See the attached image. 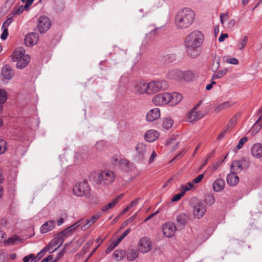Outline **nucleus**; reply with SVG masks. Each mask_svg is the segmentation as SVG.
<instances>
[{
	"instance_id": "ea45409f",
	"label": "nucleus",
	"mask_w": 262,
	"mask_h": 262,
	"mask_svg": "<svg viewBox=\"0 0 262 262\" xmlns=\"http://www.w3.org/2000/svg\"><path fill=\"white\" fill-rule=\"evenodd\" d=\"M227 69H224L216 71V72H214V74L212 76V79L221 78L225 75L227 74Z\"/></svg>"
},
{
	"instance_id": "de8ad7c7",
	"label": "nucleus",
	"mask_w": 262,
	"mask_h": 262,
	"mask_svg": "<svg viewBox=\"0 0 262 262\" xmlns=\"http://www.w3.org/2000/svg\"><path fill=\"white\" fill-rule=\"evenodd\" d=\"M123 160L120 157H113L112 158L111 162L114 166H120L122 167V163Z\"/></svg>"
},
{
	"instance_id": "5fc2aeb1",
	"label": "nucleus",
	"mask_w": 262,
	"mask_h": 262,
	"mask_svg": "<svg viewBox=\"0 0 262 262\" xmlns=\"http://www.w3.org/2000/svg\"><path fill=\"white\" fill-rule=\"evenodd\" d=\"M6 150V142L4 140H0V154L4 153Z\"/></svg>"
},
{
	"instance_id": "0eeeda50",
	"label": "nucleus",
	"mask_w": 262,
	"mask_h": 262,
	"mask_svg": "<svg viewBox=\"0 0 262 262\" xmlns=\"http://www.w3.org/2000/svg\"><path fill=\"white\" fill-rule=\"evenodd\" d=\"M202 103V101H200L187 114L186 118L188 122H192L196 121L199 119L202 118L204 115L200 111H196L197 108Z\"/></svg>"
},
{
	"instance_id": "680f3d73",
	"label": "nucleus",
	"mask_w": 262,
	"mask_h": 262,
	"mask_svg": "<svg viewBox=\"0 0 262 262\" xmlns=\"http://www.w3.org/2000/svg\"><path fill=\"white\" fill-rule=\"evenodd\" d=\"M35 258V256L33 254H30L24 257L23 260L24 262H28L31 259V262L33 261V260Z\"/></svg>"
},
{
	"instance_id": "7c9ffc66",
	"label": "nucleus",
	"mask_w": 262,
	"mask_h": 262,
	"mask_svg": "<svg viewBox=\"0 0 262 262\" xmlns=\"http://www.w3.org/2000/svg\"><path fill=\"white\" fill-rule=\"evenodd\" d=\"M30 60V56L28 55H26V56H24L22 58L16 60L17 68L20 69L25 68L28 64Z\"/></svg>"
},
{
	"instance_id": "2eb2a0df",
	"label": "nucleus",
	"mask_w": 262,
	"mask_h": 262,
	"mask_svg": "<svg viewBox=\"0 0 262 262\" xmlns=\"http://www.w3.org/2000/svg\"><path fill=\"white\" fill-rule=\"evenodd\" d=\"M38 35L36 33L27 34L24 39V42L28 47H32L36 45L38 40Z\"/></svg>"
},
{
	"instance_id": "774afa93",
	"label": "nucleus",
	"mask_w": 262,
	"mask_h": 262,
	"mask_svg": "<svg viewBox=\"0 0 262 262\" xmlns=\"http://www.w3.org/2000/svg\"><path fill=\"white\" fill-rule=\"evenodd\" d=\"M255 125L258 126L259 128H261L262 127V113L259 116L258 119L257 120Z\"/></svg>"
},
{
	"instance_id": "c756f323",
	"label": "nucleus",
	"mask_w": 262,
	"mask_h": 262,
	"mask_svg": "<svg viewBox=\"0 0 262 262\" xmlns=\"http://www.w3.org/2000/svg\"><path fill=\"white\" fill-rule=\"evenodd\" d=\"M147 85L148 83H147L144 81L139 82L136 86L137 93L139 94H147Z\"/></svg>"
},
{
	"instance_id": "49530a36",
	"label": "nucleus",
	"mask_w": 262,
	"mask_h": 262,
	"mask_svg": "<svg viewBox=\"0 0 262 262\" xmlns=\"http://www.w3.org/2000/svg\"><path fill=\"white\" fill-rule=\"evenodd\" d=\"M19 241V238L17 236H13V237L9 238L7 240H5L4 244L6 245H12L16 244Z\"/></svg>"
},
{
	"instance_id": "c9c22d12",
	"label": "nucleus",
	"mask_w": 262,
	"mask_h": 262,
	"mask_svg": "<svg viewBox=\"0 0 262 262\" xmlns=\"http://www.w3.org/2000/svg\"><path fill=\"white\" fill-rule=\"evenodd\" d=\"M176 59V55L175 54H168L163 56L161 62L163 64H166L173 62Z\"/></svg>"
},
{
	"instance_id": "f03ea898",
	"label": "nucleus",
	"mask_w": 262,
	"mask_h": 262,
	"mask_svg": "<svg viewBox=\"0 0 262 262\" xmlns=\"http://www.w3.org/2000/svg\"><path fill=\"white\" fill-rule=\"evenodd\" d=\"M204 41V34L199 30H194L186 36L184 40V46L201 47Z\"/></svg>"
},
{
	"instance_id": "0e129e2a",
	"label": "nucleus",
	"mask_w": 262,
	"mask_h": 262,
	"mask_svg": "<svg viewBox=\"0 0 262 262\" xmlns=\"http://www.w3.org/2000/svg\"><path fill=\"white\" fill-rule=\"evenodd\" d=\"M247 137H244L240 139V140L239 141L238 144L237 146V148L238 149H241L243 147L244 144L247 141Z\"/></svg>"
},
{
	"instance_id": "e2e57ef3",
	"label": "nucleus",
	"mask_w": 262,
	"mask_h": 262,
	"mask_svg": "<svg viewBox=\"0 0 262 262\" xmlns=\"http://www.w3.org/2000/svg\"><path fill=\"white\" fill-rule=\"evenodd\" d=\"M3 32L1 36V38L2 40H5L8 36V28L2 29Z\"/></svg>"
},
{
	"instance_id": "58836bf2",
	"label": "nucleus",
	"mask_w": 262,
	"mask_h": 262,
	"mask_svg": "<svg viewBox=\"0 0 262 262\" xmlns=\"http://www.w3.org/2000/svg\"><path fill=\"white\" fill-rule=\"evenodd\" d=\"M220 58L219 57L214 56L213 60V63L211 67V70L213 72H216L220 66Z\"/></svg>"
},
{
	"instance_id": "6ab92c4d",
	"label": "nucleus",
	"mask_w": 262,
	"mask_h": 262,
	"mask_svg": "<svg viewBox=\"0 0 262 262\" xmlns=\"http://www.w3.org/2000/svg\"><path fill=\"white\" fill-rule=\"evenodd\" d=\"M85 222L84 219L80 220L71 226L68 227L67 229L62 230V231L66 234V237H68L71 235L78 227L80 226L81 228L82 225L84 224Z\"/></svg>"
},
{
	"instance_id": "09e8293b",
	"label": "nucleus",
	"mask_w": 262,
	"mask_h": 262,
	"mask_svg": "<svg viewBox=\"0 0 262 262\" xmlns=\"http://www.w3.org/2000/svg\"><path fill=\"white\" fill-rule=\"evenodd\" d=\"M24 9H25L24 8V6L23 5L21 6L15 7L14 9H12V12L13 14L18 15L21 13Z\"/></svg>"
},
{
	"instance_id": "412c9836",
	"label": "nucleus",
	"mask_w": 262,
	"mask_h": 262,
	"mask_svg": "<svg viewBox=\"0 0 262 262\" xmlns=\"http://www.w3.org/2000/svg\"><path fill=\"white\" fill-rule=\"evenodd\" d=\"M160 117V111L158 108H155L150 110L146 115V120L148 122H152Z\"/></svg>"
},
{
	"instance_id": "c03bdc74",
	"label": "nucleus",
	"mask_w": 262,
	"mask_h": 262,
	"mask_svg": "<svg viewBox=\"0 0 262 262\" xmlns=\"http://www.w3.org/2000/svg\"><path fill=\"white\" fill-rule=\"evenodd\" d=\"M173 124V120L170 118H165L162 123V126L163 128L168 129L171 128Z\"/></svg>"
},
{
	"instance_id": "a19ab883",
	"label": "nucleus",
	"mask_w": 262,
	"mask_h": 262,
	"mask_svg": "<svg viewBox=\"0 0 262 262\" xmlns=\"http://www.w3.org/2000/svg\"><path fill=\"white\" fill-rule=\"evenodd\" d=\"M248 41V37L246 36H244L242 38H240L237 44V47L238 49L243 50V48L245 47Z\"/></svg>"
},
{
	"instance_id": "20e7f679",
	"label": "nucleus",
	"mask_w": 262,
	"mask_h": 262,
	"mask_svg": "<svg viewBox=\"0 0 262 262\" xmlns=\"http://www.w3.org/2000/svg\"><path fill=\"white\" fill-rule=\"evenodd\" d=\"M115 179V173L110 170H105L100 172L98 175V183L103 185L111 184Z\"/></svg>"
},
{
	"instance_id": "f704fd0d",
	"label": "nucleus",
	"mask_w": 262,
	"mask_h": 262,
	"mask_svg": "<svg viewBox=\"0 0 262 262\" xmlns=\"http://www.w3.org/2000/svg\"><path fill=\"white\" fill-rule=\"evenodd\" d=\"M183 99L182 95L178 93H173L171 94L169 103L171 105H176L181 101Z\"/></svg>"
},
{
	"instance_id": "f257e3e1",
	"label": "nucleus",
	"mask_w": 262,
	"mask_h": 262,
	"mask_svg": "<svg viewBox=\"0 0 262 262\" xmlns=\"http://www.w3.org/2000/svg\"><path fill=\"white\" fill-rule=\"evenodd\" d=\"M195 12L189 8L179 9L175 15L174 24L177 29H184L189 27L195 19Z\"/></svg>"
},
{
	"instance_id": "37998d69",
	"label": "nucleus",
	"mask_w": 262,
	"mask_h": 262,
	"mask_svg": "<svg viewBox=\"0 0 262 262\" xmlns=\"http://www.w3.org/2000/svg\"><path fill=\"white\" fill-rule=\"evenodd\" d=\"M117 204V199H114L112 202L108 203L107 205L103 206L101 210L102 211L105 212L108 209H111L115 207Z\"/></svg>"
},
{
	"instance_id": "6e6552de",
	"label": "nucleus",
	"mask_w": 262,
	"mask_h": 262,
	"mask_svg": "<svg viewBox=\"0 0 262 262\" xmlns=\"http://www.w3.org/2000/svg\"><path fill=\"white\" fill-rule=\"evenodd\" d=\"M249 162L248 160L243 158L240 160L234 161L231 166V171L236 173L240 172L244 169L248 168Z\"/></svg>"
},
{
	"instance_id": "cd10ccee",
	"label": "nucleus",
	"mask_w": 262,
	"mask_h": 262,
	"mask_svg": "<svg viewBox=\"0 0 262 262\" xmlns=\"http://www.w3.org/2000/svg\"><path fill=\"white\" fill-rule=\"evenodd\" d=\"M225 186V182L224 179H217L212 184V188L215 192H220L223 190Z\"/></svg>"
},
{
	"instance_id": "69168bd1",
	"label": "nucleus",
	"mask_w": 262,
	"mask_h": 262,
	"mask_svg": "<svg viewBox=\"0 0 262 262\" xmlns=\"http://www.w3.org/2000/svg\"><path fill=\"white\" fill-rule=\"evenodd\" d=\"M12 22V19L11 17L8 18V19L5 21L2 26V29L8 28L9 26Z\"/></svg>"
},
{
	"instance_id": "f8f14e48",
	"label": "nucleus",
	"mask_w": 262,
	"mask_h": 262,
	"mask_svg": "<svg viewBox=\"0 0 262 262\" xmlns=\"http://www.w3.org/2000/svg\"><path fill=\"white\" fill-rule=\"evenodd\" d=\"M51 26V21L46 16L39 17L37 23V28L40 33H44L49 30Z\"/></svg>"
},
{
	"instance_id": "ddd939ff",
	"label": "nucleus",
	"mask_w": 262,
	"mask_h": 262,
	"mask_svg": "<svg viewBox=\"0 0 262 262\" xmlns=\"http://www.w3.org/2000/svg\"><path fill=\"white\" fill-rule=\"evenodd\" d=\"M177 229L175 224L172 222H168L163 225V232L164 235L168 238L173 236Z\"/></svg>"
},
{
	"instance_id": "052dcab7",
	"label": "nucleus",
	"mask_w": 262,
	"mask_h": 262,
	"mask_svg": "<svg viewBox=\"0 0 262 262\" xmlns=\"http://www.w3.org/2000/svg\"><path fill=\"white\" fill-rule=\"evenodd\" d=\"M214 150H213L209 154H208L207 155L206 160L202 164V165L201 166V168H202L203 167H204L206 165V164L208 163V161L209 160L210 158L214 154Z\"/></svg>"
},
{
	"instance_id": "6e6d98bb",
	"label": "nucleus",
	"mask_w": 262,
	"mask_h": 262,
	"mask_svg": "<svg viewBox=\"0 0 262 262\" xmlns=\"http://www.w3.org/2000/svg\"><path fill=\"white\" fill-rule=\"evenodd\" d=\"M193 187V183L191 182L188 183L186 185L182 186V191H184V194L186 191L190 190Z\"/></svg>"
},
{
	"instance_id": "a878e982",
	"label": "nucleus",
	"mask_w": 262,
	"mask_h": 262,
	"mask_svg": "<svg viewBox=\"0 0 262 262\" xmlns=\"http://www.w3.org/2000/svg\"><path fill=\"white\" fill-rule=\"evenodd\" d=\"M227 182L230 186H235L239 182V178L236 173L231 171V172L227 175Z\"/></svg>"
},
{
	"instance_id": "13d9d810",
	"label": "nucleus",
	"mask_w": 262,
	"mask_h": 262,
	"mask_svg": "<svg viewBox=\"0 0 262 262\" xmlns=\"http://www.w3.org/2000/svg\"><path fill=\"white\" fill-rule=\"evenodd\" d=\"M130 228H128L127 230H126L122 233V234L119 237H118V238L117 240V242L118 243H120L122 241V240L130 232Z\"/></svg>"
},
{
	"instance_id": "dca6fc26",
	"label": "nucleus",
	"mask_w": 262,
	"mask_h": 262,
	"mask_svg": "<svg viewBox=\"0 0 262 262\" xmlns=\"http://www.w3.org/2000/svg\"><path fill=\"white\" fill-rule=\"evenodd\" d=\"M1 74L4 78L7 80L11 79L15 74L14 70L8 64H6L2 68Z\"/></svg>"
},
{
	"instance_id": "bb28decb",
	"label": "nucleus",
	"mask_w": 262,
	"mask_h": 262,
	"mask_svg": "<svg viewBox=\"0 0 262 262\" xmlns=\"http://www.w3.org/2000/svg\"><path fill=\"white\" fill-rule=\"evenodd\" d=\"M189 219V215L185 213H182L178 215L176 220L178 226L182 229L184 227Z\"/></svg>"
},
{
	"instance_id": "1a4fd4ad",
	"label": "nucleus",
	"mask_w": 262,
	"mask_h": 262,
	"mask_svg": "<svg viewBox=\"0 0 262 262\" xmlns=\"http://www.w3.org/2000/svg\"><path fill=\"white\" fill-rule=\"evenodd\" d=\"M192 213L195 218L200 219L204 216L206 212V206L202 202H198L192 206Z\"/></svg>"
},
{
	"instance_id": "393cba45",
	"label": "nucleus",
	"mask_w": 262,
	"mask_h": 262,
	"mask_svg": "<svg viewBox=\"0 0 262 262\" xmlns=\"http://www.w3.org/2000/svg\"><path fill=\"white\" fill-rule=\"evenodd\" d=\"M251 152L252 156L256 158L262 157V144L258 143L253 145L251 147Z\"/></svg>"
},
{
	"instance_id": "9d476101",
	"label": "nucleus",
	"mask_w": 262,
	"mask_h": 262,
	"mask_svg": "<svg viewBox=\"0 0 262 262\" xmlns=\"http://www.w3.org/2000/svg\"><path fill=\"white\" fill-rule=\"evenodd\" d=\"M170 98L171 94L164 93L155 96L152 99V101L156 105H165L169 103Z\"/></svg>"
},
{
	"instance_id": "3c124183",
	"label": "nucleus",
	"mask_w": 262,
	"mask_h": 262,
	"mask_svg": "<svg viewBox=\"0 0 262 262\" xmlns=\"http://www.w3.org/2000/svg\"><path fill=\"white\" fill-rule=\"evenodd\" d=\"M8 253L0 251V262H8Z\"/></svg>"
},
{
	"instance_id": "bf43d9fd",
	"label": "nucleus",
	"mask_w": 262,
	"mask_h": 262,
	"mask_svg": "<svg viewBox=\"0 0 262 262\" xmlns=\"http://www.w3.org/2000/svg\"><path fill=\"white\" fill-rule=\"evenodd\" d=\"M226 62L228 63L235 65L237 64L238 63V59L234 57L226 59Z\"/></svg>"
},
{
	"instance_id": "9b49d317",
	"label": "nucleus",
	"mask_w": 262,
	"mask_h": 262,
	"mask_svg": "<svg viewBox=\"0 0 262 262\" xmlns=\"http://www.w3.org/2000/svg\"><path fill=\"white\" fill-rule=\"evenodd\" d=\"M138 250L143 253L148 252L151 248V242L147 237H143L139 241Z\"/></svg>"
},
{
	"instance_id": "8fccbe9b",
	"label": "nucleus",
	"mask_w": 262,
	"mask_h": 262,
	"mask_svg": "<svg viewBox=\"0 0 262 262\" xmlns=\"http://www.w3.org/2000/svg\"><path fill=\"white\" fill-rule=\"evenodd\" d=\"M6 99V91L3 89H0V104L4 103Z\"/></svg>"
},
{
	"instance_id": "a18cd8bd",
	"label": "nucleus",
	"mask_w": 262,
	"mask_h": 262,
	"mask_svg": "<svg viewBox=\"0 0 262 262\" xmlns=\"http://www.w3.org/2000/svg\"><path fill=\"white\" fill-rule=\"evenodd\" d=\"M194 74L191 71H187L183 73L182 78H184L186 81H191L194 78Z\"/></svg>"
},
{
	"instance_id": "5701e85b",
	"label": "nucleus",
	"mask_w": 262,
	"mask_h": 262,
	"mask_svg": "<svg viewBox=\"0 0 262 262\" xmlns=\"http://www.w3.org/2000/svg\"><path fill=\"white\" fill-rule=\"evenodd\" d=\"M55 226V221L49 220L41 225L40 231L41 233H46L53 230Z\"/></svg>"
},
{
	"instance_id": "473e14b6",
	"label": "nucleus",
	"mask_w": 262,
	"mask_h": 262,
	"mask_svg": "<svg viewBox=\"0 0 262 262\" xmlns=\"http://www.w3.org/2000/svg\"><path fill=\"white\" fill-rule=\"evenodd\" d=\"M234 104V103L232 101H227L222 103L217 106H216L214 108V111L216 113H219L221 111L226 110Z\"/></svg>"
},
{
	"instance_id": "4d7b16f0",
	"label": "nucleus",
	"mask_w": 262,
	"mask_h": 262,
	"mask_svg": "<svg viewBox=\"0 0 262 262\" xmlns=\"http://www.w3.org/2000/svg\"><path fill=\"white\" fill-rule=\"evenodd\" d=\"M118 244L119 243L117 241L112 242L106 250V253H110L111 251H112L114 249L116 248V247L118 245Z\"/></svg>"
},
{
	"instance_id": "72a5a7b5",
	"label": "nucleus",
	"mask_w": 262,
	"mask_h": 262,
	"mask_svg": "<svg viewBox=\"0 0 262 262\" xmlns=\"http://www.w3.org/2000/svg\"><path fill=\"white\" fill-rule=\"evenodd\" d=\"M25 51L24 49L21 48H17L15 50L13 53L12 60L13 61H16V60L22 58L24 56H26L25 54Z\"/></svg>"
},
{
	"instance_id": "338daca9",
	"label": "nucleus",
	"mask_w": 262,
	"mask_h": 262,
	"mask_svg": "<svg viewBox=\"0 0 262 262\" xmlns=\"http://www.w3.org/2000/svg\"><path fill=\"white\" fill-rule=\"evenodd\" d=\"M206 200L207 203L209 204V205L213 204L215 202L214 196L211 195H208Z\"/></svg>"
},
{
	"instance_id": "423d86ee",
	"label": "nucleus",
	"mask_w": 262,
	"mask_h": 262,
	"mask_svg": "<svg viewBox=\"0 0 262 262\" xmlns=\"http://www.w3.org/2000/svg\"><path fill=\"white\" fill-rule=\"evenodd\" d=\"M135 150L136 152L135 159L140 162L145 159V156L148 152V147L145 143L140 142L135 145Z\"/></svg>"
},
{
	"instance_id": "a211bd4d",
	"label": "nucleus",
	"mask_w": 262,
	"mask_h": 262,
	"mask_svg": "<svg viewBox=\"0 0 262 262\" xmlns=\"http://www.w3.org/2000/svg\"><path fill=\"white\" fill-rule=\"evenodd\" d=\"M85 222L84 219L80 220L71 226L68 227L67 229L62 230V231L66 234V237H68L71 235L78 227L80 226L81 228L82 225L84 224Z\"/></svg>"
},
{
	"instance_id": "7ed1b4c3",
	"label": "nucleus",
	"mask_w": 262,
	"mask_h": 262,
	"mask_svg": "<svg viewBox=\"0 0 262 262\" xmlns=\"http://www.w3.org/2000/svg\"><path fill=\"white\" fill-rule=\"evenodd\" d=\"M91 188L88 182L83 181L76 183L73 187V194L76 196L89 197L90 195Z\"/></svg>"
},
{
	"instance_id": "603ef678",
	"label": "nucleus",
	"mask_w": 262,
	"mask_h": 262,
	"mask_svg": "<svg viewBox=\"0 0 262 262\" xmlns=\"http://www.w3.org/2000/svg\"><path fill=\"white\" fill-rule=\"evenodd\" d=\"M220 21L221 24L224 25V22L228 20L229 18L228 13H223L220 14Z\"/></svg>"
},
{
	"instance_id": "b1692460",
	"label": "nucleus",
	"mask_w": 262,
	"mask_h": 262,
	"mask_svg": "<svg viewBox=\"0 0 262 262\" xmlns=\"http://www.w3.org/2000/svg\"><path fill=\"white\" fill-rule=\"evenodd\" d=\"M159 133L152 129L147 130L144 135L145 140L148 142H152L155 141L159 136Z\"/></svg>"
},
{
	"instance_id": "c85d7f7f",
	"label": "nucleus",
	"mask_w": 262,
	"mask_h": 262,
	"mask_svg": "<svg viewBox=\"0 0 262 262\" xmlns=\"http://www.w3.org/2000/svg\"><path fill=\"white\" fill-rule=\"evenodd\" d=\"M182 76L183 72L179 70H173L167 73V77L170 79L180 80Z\"/></svg>"
},
{
	"instance_id": "39448f33",
	"label": "nucleus",
	"mask_w": 262,
	"mask_h": 262,
	"mask_svg": "<svg viewBox=\"0 0 262 262\" xmlns=\"http://www.w3.org/2000/svg\"><path fill=\"white\" fill-rule=\"evenodd\" d=\"M167 86V83L165 80L150 81L148 83L147 94L151 95L157 93L161 90H165Z\"/></svg>"
},
{
	"instance_id": "864d4df0",
	"label": "nucleus",
	"mask_w": 262,
	"mask_h": 262,
	"mask_svg": "<svg viewBox=\"0 0 262 262\" xmlns=\"http://www.w3.org/2000/svg\"><path fill=\"white\" fill-rule=\"evenodd\" d=\"M184 195V191L181 190V192L175 194L171 199L172 202H176L180 200L181 198Z\"/></svg>"
},
{
	"instance_id": "4be33fe9",
	"label": "nucleus",
	"mask_w": 262,
	"mask_h": 262,
	"mask_svg": "<svg viewBox=\"0 0 262 262\" xmlns=\"http://www.w3.org/2000/svg\"><path fill=\"white\" fill-rule=\"evenodd\" d=\"M101 215V212H98L96 214L93 215L91 219L89 220H85V223L83 225H82L81 227V230L83 231H85L88 229L89 228L91 227V226L95 223L96 220L99 218V217Z\"/></svg>"
},
{
	"instance_id": "f3484780",
	"label": "nucleus",
	"mask_w": 262,
	"mask_h": 262,
	"mask_svg": "<svg viewBox=\"0 0 262 262\" xmlns=\"http://www.w3.org/2000/svg\"><path fill=\"white\" fill-rule=\"evenodd\" d=\"M186 48L187 55L191 58H196L200 55L201 51L200 47L185 46Z\"/></svg>"
},
{
	"instance_id": "e433bc0d",
	"label": "nucleus",
	"mask_w": 262,
	"mask_h": 262,
	"mask_svg": "<svg viewBox=\"0 0 262 262\" xmlns=\"http://www.w3.org/2000/svg\"><path fill=\"white\" fill-rule=\"evenodd\" d=\"M56 250V248L55 249H53L51 251L50 248L47 245L43 249H42L38 253L37 255L35 256V258L33 260L32 262H37L38 260H39L45 254V253L47 251H49L50 253H52Z\"/></svg>"
},
{
	"instance_id": "79ce46f5",
	"label": "nucleus",
	"mask_w": 262,
	"mask_h": 262,
	"mask_svg": "<svg viewBox=\"0 0 262 262\" xmlns=\"http://www.w3.org/2000/svg\"><path fill=\"white\" fill-rule=\"evenodd\" d=\"M114 256L117 260H120L125 257V252L122 250H117L114 252Z\"/></svg>"
},
{
	"instance_id": "aec40b11",
	"label": "nucleus",
	"mask_w": 262,
	"mask_h": 262,
	"mask_svg": "<svg viewBox=\"0 0 262 262\" xmlns=\"http://www.w3.org/2000/svg\"><path fill=\"white\" fill-rule=\"evenodd\" d=\"M85 222L84 219L80 220L71 226L68 227L67 229L62 230V231L66 234V237H68L71 235L78 227L80 226L81 228L82 225L84 224Z\"/></svg>"
},
{
	"instance_id": "2f4dec72",
	"label": "nucleus",
	"mask_w": 262,
	"mask_h": 262,
	"mask_svg": "<svg viewBox=\"0 0 262 262\" xmlns=\"http://www.w3.org/2000/svg\"><path fill=\"white\" fill-rule=\"evenodd\" d=\"M139 256V250L134 248L129 249L126 253V257L128 261L135 260Z\"/></svg>"
},
{
	"instance_id": "4468645a",
	"label": "nucleus",
	"mask_w": 262,
	"mask_h": 262,
	"mask_svg": "<svg viewBox=\"0 0 262 262\" xmlns=\"http://www.w3.org/2000/svg\"><path fill=\"white\" fill-rule=\"evenodd\" d=\"M66 237V234L62 231L58 233L56 236L50 242L48 245V247L51 249L54 247L57 246L56 249L60 247L64 241Z\"/></svg>"
},
{
	"instance_id": "4c0bfd02",
	"label": "nucleus",
	"mask_w": 262,
	"mask_h": 262,
	"mask_svg": "<svg viewBox=\"0 0 262 262\" xmlns=\"http://www.w3.org/2000/svg\"><path fill=\"white\" fill-rule=\"evenodd\" d=\"M121 168L126 171H129L134 169L135 166L133 163L126 159H124L122 163Z\"/></svg>"
}]
</instances>
